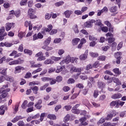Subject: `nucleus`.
<instances>
[{
    "mask_svg": "<svg viewBox=\"0 0 126 126\" xmlns=\"http://www.w3.org/2000/svg\"><path fill=\"white\" fill-rule=\"evenodd\" d=\"M48 119H49V120H57V116L55 114H49L47 116Z\"/></svg>",
    "mask_w": 126,
    "mask_h": 126,
    "instance_id": "32",
    "label": "nucleus"
},
{
    "mask_svg": "<svg viewBox=\"0 0 126 126\" xmlns=\"http://www.w3.org/2000/svg\"><path fill=\"white\" fill-rule=\"evenodd\" d=\"M51 35H55L58 33V30L57 29H53L50 31V32H48Z\"/></svg>",
    "mask_w": 126,
    "mask_h": 126,
    "instance_id": "42",
    "label": "nucleus"
},
{
    "mask_svg": "<svg viewBox=\"0 0 126 126\" xmlns=\"http://www.w3.org/2000/svg\"><path fill=\"white\" fill-rule=\"evenodd\" d=\"M6 80V81H9V82H13V77L11 76H5V77H4V80Z\"/></svg>",
    "mask_w": 126,
    "mask_h": 126,
    "instance_id": "21",
    "label": "nucleus"
},
{
    "mask_svg": "<svg viewBox=\"0 0 126 126\" xmlns=\"http://www.w3.org/2000/svg\"><path fill=\"white\" fill-rule=\"evenodd\" d=\"M89 40L90 41H97V38L94 37V36L89 35Z\"/></svg>",
    "mask_w": 126,
    "mask_h": 126,
    "instance_id": "61",
    "label": "nucleus"
},
{
    "mask_svg": "<svg viewBox=\"0 0 126 126\" xmlns=\"http://www.w3.org/2000/svg\"><path fill=\"white\" fill-rule=\"evenodd\" d=\"M24 54L29 55V56H32V54H33V51L29 49H25L24 50Z\"/></svg>",
    "mask_w": 126,
    "mask_h": 126,
    "instance_id": "29",
    "label": "nucleus"
},
{
    "mask_svg": "<svg viewBox=\"0 0 126 126\" xmlns=\"http://www.w3.org/2000/svg\"><path fill=\"white\" fill-rule=\"evenodd\" d=\"M111 98L112 99H119L122 98V94H115L112 95Z\"/></svg>",
    "mask_w": 126,
    "mask_h": 126,
    "instance_id": "30",
    "label": "nucleus"
},
{
    "mask_svg": "<svg viewBox=\"0 0 126 126\" xmlns=\"http://www.w3.org/2000/svg\"><path fill=\"white\" fill-rule=\"evenodd\" d=\"M6 62L8 63L9 65H15L16 64H21L24 63V60L20 58L13 61V59L8 58L6 59Z\"/></svg>",
    "mask_w": 126,
    "mask_h": 126,
    "instance_id": "2",
    "label": "nucleus"
},
{
    "mask_svg": "<svg viewBox=\"0 0 126 126\" xmlns=\"http://www.w3.org/2000/svg\"><path fill=\"white\" fill-rule=\"evenodd\" d=\"M39 84H40V83L38 81H33L30 82L29 83L30 85H39Z\"/></svg>",
    "mask_w": 126,
    "mask_h": 126,
    "instance_id": "56",
    "label": "nucleus"
},
{
    "mask_svg": "<svg viewBox=\"0 0 126 126\" xmlns=\"http://www.w3.org/2000/svg\"><path fill=\"white\" fill-rule=\"evenodd\" d=\"M35 58H37V62H42V61H45L46 56H44V53L42 52H39L37 53L35 55Z\"/></svg>",
    "mask_w": 126,
    "mask_h": 126,
    "instance_id": "4",
    "label": "nucleus"
},
{
    "mask_svg": "<svg viewBox=\"0 0 126 126\" xmlns=\"http://www.w3.org/2000/svg\"><path fill=\"white\" fill-rule=\"evenodd\" d=\"M23 117H22V116H16V117H15L12 121V123H15L17 122H18V121H19V120H23Z\"/></svg>",
    "mask_w": 126,
    "mask_h": 126,
    "instance_id": "20",
    "label": "nucleus"
},
{
    "mask_svg": "<svg viewBox=\"0 0 126 126\" xmlns=\"http://www.w3.org/2000/svg\"><path fill=\"white\" fill-rule=\"evenodd\" d=\"M122 52H118L115 54L114 56L116 59H121V56H122Z\"/></svg>",
    "mask_w": 126,
    "mask_h": 126,
    "instance_id": "47",
    "label": "nucleus"
},
{
    "mask_svg": "<svg viewBox=\"0 0 126 126\" xmlns=\"http://www.w3.org/2000/svg\"><path fill=\"white\" fill-rule=\"evenodd\" d=\"M18 126H25V124L22 121H20L17 123Z\"/></svg>",
    "mask_w": 126,
    "mask_h": 126,
    "instance_id": "64",
    "label": "nucleus"
},
{
    "mask_svg": "<svg viewBox=\"0 0 126 126\" xmlns=\"http://www.w3.org/2000/svg\"><path fill=\"white\" fill-rule=\"evenodd\" d=\"M105 83H103L102 82L98 81L97 83V86L99 88H101V89H103L105 87Z\"/></svg>",
    "mask_w": 126,
    "mask_h": 126,
    "instance_id": "38",
    "label": "nucleus"
},
{
    "mask_svg": "<svg viewBox=\"0 0 126 126\" xmlns=\"http://www.w3.org/2000/svg\"><path fill=\"white\" fill-rule=\"evenodd\" d=\"M25 70V68L22 66H17L15 67V74H17L18 73H20L21 71Z\"/></svg>",
    "mask_w": 126,
    "mask_h": 126,
    "instance_id": "8",
    "label": "nucleus"
},
{
    "mask_svg": "<svg viewBox=\"0 0 126 126\" xmlns=\"http://www.w3.org/2000/svg\"><path fill=\"white\" fill-rule=\"evenodd\" d=\"M63 70H65V66L64 65L63 66H58L57 67V69L56 70V73H60L61 71H63Z\"/></svg>",
    "mask_w": 126,
    "mask_h": 126,
    "instance_id": "16",
    "label": "nucleus"
},
{
    "mask_svg": "<svg viewBox=\"0 0 126 126\" xmlns=\"http://www.w3.org/2000/svg\"><path fill=\"white\" fill-rule=\"evenodd\" d=\"M32 92L34 94H38V90H39V88L37 86H34L32 89Z\"/></svg>",
    "mask_w": 126,
    "mask_h": 126,
    "instance_id": "46",
    "label": "nucleus"
},
{
    "mask_svg": "<svg viewBox=\"0 0 126 126\" xmlns=\"http://www.w3.org/2000/svg\"><path fill=\"white\" fill-rule=\"evenodd\" d=\"M13 45V43H12L8 42H5V47H6L7 48H10V47H11Z\"/></svg>",
    "mask_w": 126,
    "mask_h": 126,
    "instance_id": "55",
    "label": "nucleus"
},
{
    "mask_svg": "<svg viewBox=\"0 0 126 126\" xmlns=\"http://www.w3.org/2000/svg\"><path fill=\"white\" fill-rule=\"evenodd\" d=\"M86 117H84L79 119V122H80L81 124L79 125V126H85L88 125V123L86 122Z\"/></svg>",
    "mask_w": 126,
    "mask_h": 126,
    "instance_id": "11",
    "label": "nucleus"
},
{
    "mask_svg": "<svg viewBox=\"0 0 126 126\" xmlns=\"http://www.w3.org/2000/svg\"><path fill=\"white\" fill-rule=\"evenodd\" d=\"M71 112L73 114H76L77 115H78V114H80V110L77 109V108H75V107H72Z\"/></svg>",
    "mask_w": 126,
    "mask_h": 126,
    "instance_id": "28",
    "label": "nucleus"
},
{
    "mask_svg": "<svg viewBox=\"0 0 126 126\" xmlns=\"http://www.w3.org/2000/svg\"><path fill=\"white\" fill-rule=\"evenodd\" d=\"M74 13L76 14V15H82V12L80 10H76L74 11Z\"/></svg>",
    "mask_w": 126,
    "mask_h": 126,
    "instance_id": "54",
    "label": "nucleus"
},
{
    "mask_svg": "<svg viewBox=\"0 0 126 126\" xmlns=\"http://www.w3.org/2000/svg\"><path fill=\"white\" fill-rule=\"evenodd\" d=\"M51 41L52 37H51V36L48 37L44 41V45H50V44H51Z\"/></svg>",
    "mask_w": 126,
    "mask_h": 126,
    "instance_id": "22",
    "label": "nucleus"
},
{
    "mask_svg": "<svg viewBox=\"0 0 126 126\" xmlns=\"http://www.w3.org/2000/svg\"><path fill=\"white\" fill-rule=\"evenodd\" d=\"M88 56V50H86L84 54L81 55L79 56V59L80 61H85L87 59Z\"/></svg>",
    "mask_w": 126,
    "mask_h": 126,
    "instance_id": "12",
    "label": "nucleus"
},
{
    "mask_svg": "<svg viewBox=\"0 0 126 126\" xmlns=\"http://www.w3.org/2000/svg\"><path fill=\"white\" fill-rule=\"evenodd\" d=\"M0 73L2 75H6L7 74V68L2 69V70L0 71Z\"/></svg>",
    "mask_w": 126,
    "mask_h": 126,
    "instance_id": "40",
    "label": "nucleus"
},
{
    "mask_svg": "<svg viewBox=\"0 0 126 126\" xmlns=\"http://www.w3.org/2000/svg\"><path fill=\"white\" fill-rule=\"evenodd\" d=\"M113 72L115 73V76H119L120 74H121L122 72L120 71V69L118 68H116L113 69Z\"/></svg>",
    "mask_w": 126,
    "mask_h": 126,
    "instance_id": "26",
    "label": "nucleus"
},
{
    "mask_svg": "<svg viewBox=\"0 0 126 126\" xmlns=\"http://www.w3.org/2000/svg\"><path fill=\"white\" fill-rule=\"evenodd\" d=\"M105 119L104 118H101L99 121L97 122L98 126H100V125H102V124H103V123H105Z\"/></svg>",
    "mask_w": 126,
    "mask_h": 126,
    "instance_id": "45",
    "label": "nucleus"
},
{
    "mask_svg": "<svg viewBox=\"0 0 126 126\" xmlns=\"http://www.w3.org/2000/svg\"><path fill=\"white\" fill-rule=\"evenodd\" d=\"M110 114L112 115V117H115V116H117L119 113L116 112V110H112L110 112Z\"/></svg>",
    "mask_w": 126,
    "mask_h": 126,
    "instance_id": "63",
    "label": "nucleus"
},
{
    "mask_svg": "<svg viewBox=\"0 0 126 126\" xmlns=\"http://www.w3.org/2000/svg\"><path fill=\"white\" fill-rule=\"evenodd\" d=\"M79 42H80V39L79 38H75L73 39L72 41V43L73 46L77 45Z\"/></svg>",
    "mask_w": 126,
    "mask_h": 126,
    "instance_id": "27",
    "label": "nucleus"
},
{
    "mask_svg": "<svg viewBox=\"0 0 126 126\" xmlns=\"http://www.w3.org/2000/svg\"><path fill=\"white\" fill-rule=\"evenodd\" d=\"M14 16V11L11 10L10 11L9 15L6 18V20H9V19H12V18Z\"/></svg>",
    "mask_w": 126,
    "mask_h": 126,
    "instance_id": "25",
    "label": "nucleus"
},
{
    "mask_svg": "<svg viewBox=\"0 0 126 126\" xmlns=\"http://www.w3.org/2000/svg\"><path fill=\"white\" fill-rule=\"evenodd\" d=\"M49 86V84H46L43 86H41L40 87V91H43V90H45L47 87Z\"/></svg>",
    "mask_w": 126,
    "mask_h": 126,
    "instance_id": "53",
    "label": "nucleus"
},
{
    "mask_svg": "<svg viewBox=\"0 0 126 126\" xmlns=\"http://www.w3.org/2000/svg\"><path fill=\"white\" fill-rule=\"evenodd\" d=\"M96 21L95 20H91L84 23V27L86 28H91L93 27V23H95Z\"/></svg>",
    "mask_w": 126,
    "mask_h": 126,
    "instance_id": "6",
    "label": "nucleus"
},
{
    "mask_svg": "<svg viewBox=\"0 0 126 126\" xmlns=\"http://www.w3.org/2000/svg\"><path fill=\"white\" fill-rule=\"evenodd\" d=\"M20 11L18 10V11H16L15 12H14V15H15L17 17H19V16H20Z\"/></svg>",
    "mask_w": 126,
    "mask_h": 126,
    "instance_id": "62",
    "label": "nucleus"
},
{
    "mask_svg": "<svg viewBox=\"0 0 126 126\" xmlns=\"http://www.w3.org/2000/svg\"><path fill=\"white\" fill-rule=\"evenodd\" d=\"M70 119V115H69V114H67L63 119V122L66 123V122H68Z\"/></svg>",
    "mask_w": 126,
    "mask_h": 126,
    "instance_id": "43",
    "label": "nucleus"
},
{
    "mask_svg": "<svg viewBox=\"0 0 126 126\" xmlns=\"http://www.w3.org/2000/svg\"><path fill=\"white\" fill-rule=\"evenodd\" d=\"M89 55L92 57V58H97V57L99 56V54L98 53L92 52H90Z\"/></svg>",
    "mask_w": 126,
    "mask_h": 126,
    "instance_id": "39",
    "label": "nucleus"
},
{
    "mask_svg": "<svg viewBox=\"0 0 126 126\" xmlns=\"http://www.w3.org/2000/svg\"><path fill=\"white\" fill-rule=\"evenodd\" d=\"M6 88H8L6 89ZM6 89V90H5ZM10 89L8 88V85H3L2 87L0 88V94L4 93V92H9Z\"/></svg>",
    "mask_w": 126,
    "mask_h": 126,
    "instance_id": "9",
    "label": "nucleus"
},
{
    "mask_svg": "<svg viewBox=\"0 0 126 126\" xmlns=\"http://www.w3.org/2000/svg\"><path fill=\"white\" fill-rule=\"evenodd\" d=\"M41 80L43 82H48L50 81V80H51V78H50L49 77H44L41 78Z\"/></svg>",
    "mask_w": 126,
    "mask_h": 126,
    "instance_id": "48",
    "label": "nucleus"
},
{
    "mask_svg": "<svg viewBox=\"0 0 126 126\" xmlns=\"http://www.w3.org/2000/svg\"><path fill=\"white\" fill-rule=\"evenodd\" d=\"M51 60H52L53 62H59V61H60V60H62L61 57H57L56 56H52L51 57Z\"/></svg>",
    "mask_w": 126,
    "mask_h": 126,
    "instance_id": "34",
    "label": "nucleus"
},
{
    "mask_svg": "<svg viewBox=\"0 0 126 126\" xmlns=\"http://www.w3.org/2000/svg\"><path fill=\"white\" fill-rule=\"evenodd\" d=\"M93 96L94 98H97L99 96V91L95 90L94 92Z\"/></svg>",
    "mask_w": 126,
    "mask_h": 126,
    "instance_id": "59",
    "label": "nucleus"
},
{
    "mask_svg": "<svg viewBox=\"0 0 126 126\" xmlns=\"http://www.w3.org/2000/svg\"><path fill=\"white\" fill-rule=\"evenodd\" d=\"M109 49H110V46L109 45H105L102 47V50L103 52H107Z\"/></svg>",
    "mask_w": 126,
    "mask_h": 126,
    "instance_id": "49",
    "label": "nucleus"
},
{
    "mask_svg": "<svg viewBox=\"0 0 126 126\" xmlns=\"http://www.w3.org/2000/svg\"><path fill=\"white\" fill-rule=\"evenodd\" d=\"M44 64H53L55 63V62L52 60V59H46L43 63Z\"/></svg>",
    "mask_w": 126,
    "mask_h": 126,
    "instance_id": "23",
    "label": "nucleus"
},
{
    "mask_svg": "<svg viewBox=\"0 0 126 126\" xmlns=\"http://www.w3.org/2000/svg\"><path fill=\"white\" fill-rule=\"evenodd\" d=\"M65 62V63H72V58H71L69 55L65 57V59H64Z\"/></svg>",
    "mask_w": 126,
    "mask_h": 126,
    "instance_id": "24",
    "label": "nucleus"
},
{
    "mask_svg": "<svg viewBox=\"0 0 126 126\" xmlns=\"http://www.w3.org/2000/svg\"><path fill=\"white\" fill-rule=\"evenodd\" d=\"M52 29H53V26L52 24H49L47 26V28L45 29V31L49 33V32L52 31Z\"/></svg>",
    "mask_w": 126,
    "mask_h": 126,
    "instance_id": "33",
    "label": "nucleus"
},
{
    "mask_svg": "<svg viewBox=\"0 0 126 126\" xmlns=\"http://www.w3.org/2000/svg\"><path fill=\"white\" fill-rule=\"evenodd\" d=\"M30 63L31 64V67L32 68L38 67V68L32 71V74H36V73H38V72H40L43 70V68L41 67V66H43V64H42V63H38L36 64L35 63V61H30Z\"/></svg>",
    "mask_w": 126,
    "mask_h": 126,
    "instance_id": "1",
    "label": "nucleus"
},
{
    "mask_svg": "<svg viewBox=\"0 0 126 126\" xmlns=\"http://www.w3.org/2000/svg\"><path fill=\"white\" fill-rule=\"evenodd\" d=\"M27 104H28V101L27 100H25L22 105H21V107L24 109V110H26V109L27 108Z\"/></svg>",
    "mask_w": 126,
    "mask_h": 126,
    "instance_id": "37",
    "label": "nucleus"
},
{
    "mask_svg": "<svg viewBox=\"0 0 126 126\" xmlns=\"http://www.w3.org/2000/svg\"><path fill=\"white\" fill-rule=\"evenodd\" d=\"M62 42V38H55L53 41L54 44H60Z\"/></svg>",
    "mask_w": 126,
    "mask_h": 126,
    "instance_id": "41",
    "label": "nucleus"
},
{
    "mask_svg": "<svg viewBox=\"0 0 126 126\" xmlns=\"http://www.w3.org/2000/svg\"><path fill=\"white\" fill-rule=\"evenodd\" d=\"M101 31H102V32H105V33H107V32L109 31V29L107 27H103L101 28Z\"/></svg>",
    "mask_w": 126,
    "mask_h": 126,
    "instance_id": "60",
    "label": "nucleus"
},
{
    "mask_svg": "<svg viewBox=\"0 0 126 126\" xmlns=\"http://www.w3.org/2000/svg\"><path fill=\"white\" fill-rule=\"evenodd\" d=\"M125 105V101H117V105L115 106L116 108H120V106L123 107Z\"/></svg>",
    "mask_w": 126,
    "mask_h": 126,
    "instance_id": "35",
    "label": "nucleus"
},
{
    "mask_svg": "<svg viewBox=\"0 0 126 126\" xmlns=\"http://www.w3.org/2000/svg\"><path fill=\"white\" fill-rule=\"evenodd\" d=\"M25 26L27 28L29 27V31H32L33 29V31H38V25H36L33 27V24L31 23V21H26L25 22Z\"/></svg>",
    "mask_w": 126,
    "mask_h": 126,
    "instance_id": "3",
    "label": "nucleus"
},
{
    "mask_svg": "<svg viewBox=\"0 0 126 126\" xmlns=\"http://www.w3.org/2000/svg\"><path fill=\"white\" fill-rule=\"evenodd\" d=\"M5 111H7V106L1 105L0 107V115H4Z\"/></svg>",
    "mask_w": 126,
    "mask_h": 126,
    "instance_id": "14",
    "label": "nucleus"
},
{
    "mask_svg": "<svg viewBox=\"0 0 126 126\" xmlns=\"http://www.w3.org/2000/svg\"><path fill=\"white\" fill-rule=\"evenodd\" d=\"M113 82L117 85H122V82L118 78H113Z\"/></svg>",
    "mask_w": 126,
    "mask_h": 126,
    "instance_id": "31",
    "label": "nucleus"
},
{
    "mask_svg": "<svg viewBox=\"0 0 126 126\" xmlns=\"http://www.w3.org/2000/svg\"><path fill=\"white\" fill-rule=\"evenodd\" d=\"M43 38H44V35L41 32H38L37 34L35 33L32 35V40L33 41L39 40V39H43Z\"/></svg>",
    "mask_w": 126,
    "mask_h": 126,
    "instance_id": "7",
    "label": "nucleus"
},
{
    "mask_svg": "<svg viewBox=\"0 0 126 126\" xmlns=\"http://www.w3.org/2000/svg\"><path fill=\"white\" fill-rule=\"evenodd\" d=\"M73 30L75 34H78V33H79V30H78V26L77 25H75L73 27Z\"/></svg>",
    "mask_w": 126,
    "mask_h": 126,
    "instance_id": "36",
    "label": "nucleus"
},
{
    "mask_svg": "<svg viewBox=\"0 0 126 126\" xmlns=\"http://www.w3.org/2000/svg\"><path fill=\"white\" fill-rule=\"evenodd\" d=\"M28 0H21V1L20 2V5L22 6L23 5H26L27 4V1Z\"/></svg>",
    "mask_w": 126,
    "mask_h": 126,
    "instance_id": "50",
    "label": "nucleus"
},
{
    "mask_svg": "<svg viewBox=\"0 0 126 126\" xmlns=\"http://www.w3.org/2000/svg\"><path fill=\"white\" fill-rule=\"evenodd\" d=\"M14 26V23H7L5 25L6 31H9L12 27Z\"/></svg>",
    "mask_w": 126,
    "mask_h": 126,
    "instance_id": "13",
    "label": "nucleus"
},
{
    "mask_svg": "<svg viewBox=\"0 0 126 126\" xmlns=\"http://www.w3.org/2000/svg\"><path fill=\"white\" fill-rule=\"evenodd\" d=\"M64 4V2L63 1H61L58 2H56L55 4L57 7L59 6H61V5H63Z\"/></svg>",
    "mask_w": 126,
    "mask_h": 126,
    "instance_id": "51",
    "label": "nucleus"
},
{
    "mask_svg": "<svg viewBox=\"0 0 126 126\" xmlns=\"http://www.w3.org/2000/svg\"><path fill=\"white\" fill-rule=\"evenodd\" d=\"M7 96V93H3L2 94L0 95V102H1L4 98H5Z\"/></svg>",
    "mask_w": 126,
    "mask_h": 126,
    "instance_id": "44",
    "label": "nucleus"
},
{
    "mask_svg": "<svg viewBox=\"0 0 126 126\" xmlns=\"http://www.w3.org/2000/svg\"><path fill=\"white\" fill-rule=\"evenodd\" d=\"M35 13H36V12H35L34 9L31 8L29 9L28 14L31 19H35V18H37V16L35 15Z\"/></svg>",
    "mask_w": 126,
    "mask_h": 126,
    "instance_id": "5",
    "label": "nucleus"
},
{
    "mask_svg": "<svg viewBox=\"0 0 126 126\" xmlns=\"http://www.w3.org/2000/svg\"><path fill=\"white\" fill-rule=\"evenodd\" d=\"M83 70V68H76V67L73 66L71 67L70 72L71 73H73V72H81V71H82Z\"/></svg>",
    "mask_w": 126,
    "mask_h": 126,
    "instance_id": "10",
    "label": "nucleus"
},
{
    "mask_svg": "<svg viewBox=\"0 0 126 126\" xmlns=\"http://www.w3.org/2000/svg\"><path fill=\"white\" fill-rule=\"evenodd\" d=\"M26 33L25 32H20L18 34V37H20L21 39H22L25 36Z\"/></svg>",
    "mask_w": 126,
    "mask_h": 126,
    "instance_id": "57",
    "label": "nucleus"
},
{
    "mask_svg": "<svg viewBox=\"0 0 126 126\" xmlns=\"http://www.w3.org/2000/svg\"><path fill=\"white\" fill-rule=\"evenodd\" d=\"M42 104V100L39 99L38 101L35 103L34 106L37 110H41L42 109V106L41 105Z\"/></svg>",
    "mask_w": 126,
    "mask_h": 126,
    "instance_id": "15",
    "label": "nucleus"
},
{
    "mask_svg": "<svg viewBox=\"0 0 126 126\" xmlns=\"http://www.w3.org/2000/svg\"><path fill=\"white\" fill-rule=\"evenodd\" d=\"M109 10L112 13H115V14H117V13H118L117 12L118 11V7H117V6H113L110 7Z\"/></svg>",
    "mask_w": 126,
    "mask_h": 126,
    "instance_id": "19",
    "label": "nucleus"
},
{
    "mask_svg": "<svg viewBox=\"0 0 126 126\" xmlns=\"http://www.w3.org/2000/svg\"><path fill=\"white\" fill-rule=\"evenodd\" d=\"M73 13V12L71 10H67L65 12H64V14L65 16V17L66 18H69L70 17V15Z\"/></svg>",
    "mask_w": 126,
    "mask_h": 126,
    "instance_id": "18",
    "label": "nucleus"
},
{
    "mask_svg": "<svg viewBox=\"0 0 126 126\" xmlns=\"http://www.w3.org/2000/svg\"><path fill=\"white\" fill-rule=\"evenodd\" d=\"M113 115L110 113L107 115V117L105 118V120H106V121H110L111 119H113Z\"/></svg>",
    "mask_w": 126,
    "mask_h": 126,
    "instance_id": "58",
    "label": "nucleus"
},
{
    "mask_svg": "<svg viewBox=\"0 0 126 126\" xmlns=\"http://www.w3.org/2000/svg\"><path fill=\"white\" fill-rule=\"evenodd\" d=\"M60 109H62V105L59 104L56 105L54 108L55 112H58Z\"/></svg>",
    "mask_w": 126,
    "mask_h": 126,
    "instance_id": "52",
    "label": "nucleus"
},
{
    "mask_svg": "<svg viewBox=\"0 0 126 126\" xmlns=\"http://www.w3.org/2000/svg\"><path fill=\"white\" fill-rule=\"evenodd\" d=\"M41 49H43V50H45L47 52H49L50 51H52V50H53L54 48L52 46H49V45H47L42 46Z\"/></svg>",
    "mask_w": 126,
    "mask_h": 126,
    "instance_id": "17",
    "label": "nucleus"
}]
</instances>
